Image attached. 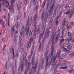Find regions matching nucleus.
<instances>
[{
  "mask_svg": "<svg viewBox=\"0 0 74 74\" xmlns=\"http://www.w3.org/2000/svg\"><path fill=\"white\" fill-rule=\"evenodd\" d=\"M2 24L3 25H4L5 24V22L4 21L2 20L1 19L0 21V24Z\"/></svg>",
  "mask_w": 74,
  "mask_h": 74,
  "instance_id": "obj_34",
  "label": "nucleus"
},
{
  "mask_svg": "<svg viewBox=\"0 0 74 74\" xmlns=\"http://www.w3.org/2000/svg\"><path fill=\"white\" fill-rule=\"evenodd\" d=\"M22 4V1L20 0L18 2V4L17 6V10H18L21 8V4Z\"/></svg>",
  "mask_w": 74,
  "mask_h": 74,
  "instance_id": "obj_17",
  "label": "nucleus"
},
{
  "mask_svg": "<svg viewBox=\"0 0 74 74\" xmlns=\"http://www.w3.org/2000/svg\"><path fill=\"white\" fill-rule=\"evenodd\" d=\"M67 67H62L61 68H62V69H67Z\"/></svg>",
  "mask_w": 74,
  "mask_h": 74,
  "instance_id": "obj_58",
  "label": "nucleus"
},
{
  "mask_svg": "<svg viewBox=\"0 0 74 74\" xmlns=\"http://www.w3.org/2000/svg\"><path fill=\"white\" fill-rule=\"evenodd\" d=\"M41 24L40 23L38 27V28H40L41 27Z\"/></svg>",
  "mask_w": 74,
  "mask_h": 74,
  "instance_id": "obj_50",
  "label": "nucleus"
},
{
  "mask_svg": "<svg viewBox=\"0 0 74 74\" xmlns=\"http://www.w3.org/2000/svg\"><path fill=\"white\" fill-rule=\"evenodd\" d=\"M56 57H55L54 56L53 60V59L51 58V61L49 62V64H51V63H52V64H51V65H53L54 66H55L56 64V62H55V61L56 60Z\"/></svg>",
  "mask_w": 74,
  "mask_h": 74,
  "instance_id": "obj_8",
  "label": "nucleus"
},
{
  "mask_svg": "<svg viewBox=\"0 0 74 74\" xmlns=\"http://www.w3.org/2000/svg\"><path fill=\"white\" fill-rule=\"evenodd\" d=\"M64 65H65V64H60V66H64Z\"/></svg>",
  "mask_w": 74,
  "mask_h": 74,
  "instance_id": "obj_55",
  "label": "nucleus"
},
{
  "mask_svg": "<svg viewBox=\"0 0 74 74\" xmlns=\"http://www.w3.org/2000/svg\"><path fill=\"white\" fill-rule=\"evenodd\" d=\"M66 45L68 46L67 47V48L68 49L70 50L72 48V46L70 44V43H69V42L67 43Z\"/></svg>",
  "mask_w": 74,
  "mask_h": 74,
  "instance_id": "obj_20",
  "label": "nucleus"
},
{
  "mask_svg": "<svg viewBox=\"0 0 74 74\" xmlns=\"http://www.w3.org/2000/svg\"><path fill=\"white\" fill-rule=\"evenodd\" d=\"M37 24L36 23V19H35V21H34V25H36Z\"/></svg>",
  "mask_w": 74,
  "mask_h": 74,
  "instance_id": "obj_47",
  "label": "nucleus"
},
{
  "mask_svg": "<svg viewBox=\"0 0 74 74\" xmlns=\"http://www.w3.org/2000/svg\"><path fill=\"white\" fill-rule=\"evenodd\" d=\"M45 24L44 22H42V27L43 28L42 29H43V28H44V25Z\"/></svg>",
  "mask_w": 74,
  "mask_h": 74,
  "instance_id": "obj_40",
  "label": "nucleus"
},
{
  "mask_svg": "<svg viewBox=\"0 0 74 74\" xmlns=\"http://www.w3.org/2000/svg\"><path fill=\"white\" fill-rule=\"evenodd\" d=\"M70 40L71 42H73L74 40L73 38V37H71V39H70Z\"/></svg>",
  "mask_w": 74,
  "mask_h": 74,
  "instance_id": "obj_37",
  "label": "nucleus"
},
{
  "mask_svg": "<svg viewBox=\"0 0 74 74\" xmlns=\"http://www.w3.org/2000/svg\"><path fill=\"white\" fill-rule=\"evenodd\" d=\"M33 51H32H32H31V55H29L28 56V58L29 59H30L31 58V57H32V55L33 54Z\"/></svg>",
  "mask_w": 74,
  "mask_h": 74,
  "instance_id": "obj_31",
  "label": "nucleus"
},
{
  "mask_svg": "<svg viewBox=\"0 0 74 74\" xmlns=\"http://www.w3.org/2000/svg\"><path fill=\"white\" fill-rule=\"evenodd\" d=\"M16 56H17V57L18 56V51H17V52L16 53Z\"/></svg>",
  "mask_w": 74,
  "mask_h": 74,
  "instance_id": "obj_51",
  "label": "nucleus"
},
{
  "mask_svg": "<svg viewBox=\"0 0 74 74\" xmlns=\"http://www.w3.org/2000/svg\"><path fill=\"white\" fill-rule=\"evenodd\" d=\"M45 42V40H42V42H40L39 49V52H42V51L44 47V45Z\"/></svg>",
  "mask_w": 74,
  "mask_h": 74,
  "instance_id": "obj_5",
  "label": "nucleus"
},
{
  "mask_svg": "<svg viewBox=\"0 0 74 74\" xmlns=\"http://www.w3.org/2000/svg\"><path fill=\"white\" fill-rule=\"evenodd\" d=\"M45 28H44V30L42 34H40V36L39 37V41L38 42V43H40L41 38H42V36H43L45 32Z\"/></svg>",
  "mask_w": 74,
  "mask_h": 74,
  "instance_id": "obj_16",
  "label": "nucleus"
},
{
  "mask_svg": "<svg viewBox=\"0 0 74 74\" xmlns=\"http://www.w3.org/2000/svg\"><path fill=\"white\" fill-rule=\"evenodd\" d=\"M53 19L52 18H51L50 20L49 21V26L50 27H49V28L48 27H47V29L46 30V32L45 33V37H44V39L45 40L46 38H48L49 37V34L50 33V31L49 30L51 29V27H52L53 25Z\"/></svg>",
  "mask_w": 74,
  "mask_h": 74,
  "instance_id": "obj_1",
  "label": "nucleus"
},
{
  "mask_svg": "<svg viewBox=\"0 0 74 74\" xmlns=\"http://www.w3.org/2000/svg\"><path fill=\"white\" fill-rule=\"evenodd\" d=\"M68 71V72L69 73H72V70H69Z\"/></svg>",
  "mask_w": 74,
  "mask_h": 74,
  "instance_id": "obj_48",
  "label": "nucleus"
},
{
  "mask_svg": "<svg viewBox=\"0 0 74 74\" xmlns=\"http://www.w3.org/2000/svg\"><path fill=\"white\" fill-rule=\"evenodd\" d=\"M54 42H53V43H52V45L51 46V49L52 50H54Z\"/></svg>",
  "mask_w": 74,
  "mask_h": 74,
  "instance_id": "obj_35",
  "label": "nucleus"
},
{
  "mask_svg": "<svg viewBox=\"0 0 74 74\" xmlns=\"http://www.w3.org/2000/svg\"><path fill=\"white\" fill-rule=\"evenodd\" d=\"M21 17V16L20 15H19L17 16V20L18 21V20H19Z\"/></svg>",
  "mask_w": 74,
  "mask_h": 74,
  "instance_id": "obj_39",
  "label": "nucleus"
},
{
  "mask_svg": "<svg viewBox=\"0 0 74 74\" xmlns=\"http://www.w3.org/2000/svg\"><path fill=\"white\" fill-rule=\"evenodd\" d=\"M26 30L24 28L23 26H22V28H21V32L20 35L19 36V38H20V36H21V39L22 35L23 36V37H24L25 36V33Z\"/></svg>",
  "mask_w": 74,
  "mask_h": 74,
  "instance_id": "obj_6",
  "label": "nucleus"
},
{
  "mask_svg": "<svg viewBox=\"0 0 74 74\" xmlns=\"http://www.w3.org/2000/svg\"><path fill=\"white\" fill-rule=\"evenodd\" d=\"M56 32H54L52 34V35L51 36V41H53L54 40V38L56 34Z\"/></svg>",
  "mask_w": 74,
  "mask_h": 74,
  "instance_id": "obj_18",
  "label": "nucleus"
},
{
  "mask_svg": "<svg viewBox=\"0 0 74 74\" xmlns=\"http://www.w3.org/2000/svg\"><path fill=\"white\" fill-rule=\"evenodd\" d=\"M38 1L37 2L36 1V0H33V2H32L33 5H36V4L37 6H36V8H35L36 10V11H38V6L39 5L38 4Z\"/></svg>",
  "mask_w": 74,
  "mask_h": 74,
  "instance_id": "obj_12",
  "label": "nucleus"
},
{
  "mask_svg": "<svg viewBox=\"0 0 74 74\" xmlns=\"http://www.w3.org/2000/svg\"><path fill=\"white\" fill-rule=\"evenodd\" d=\"M71 12V13L70 14V16L69 17V18H71L73 14V12H72V11L71 10H68V11L66 12H64V14H70Z\"/></svg>",
  "mask_w": 74,
  "mask_h": 74,
  "instance_id": "obj_9",
  "label": "nucleus"
},
{
  "mask_svg": "<svg viewBox=\"0 0 74 74\" xmlns=\"http://www.w3.org/2000/svg\"><path fill=\"white\" fill-rule=\"evenodd\" d=\"M60 29H59V30L58 32V34H57V36L56 37V38L55 39V40L56 41V43L57 42L58 39L59 38V37L60 36Z\"/></svg>",
  "mask_w": 74,
  "mask_h": 74,
  "instance_id": "obj_15",
  "label": "nucleus"
},
{
  "mask_svg": "<svg viewBox=\"0 0 74 74\" xmlns=\"http://www.w3.org/2000/svg\"><path fill=\"white\" fill-rule=\"evenodd\" d=\"M71 24L72 26H74V23H73V22H71Z\"/></svg>",
  "mask_w": 74,
  "mask_h": 74,
  "instance_id": "obj_49",
  "label": "nucleus"
},
{
  "mask_svg": "<svg viewBox=\"0 0 74 74\" xmlns=\"http://www.w3.org/2000/svg\"><path fill=\"white\" fill-rule=\"evenodd\" d=\"M65 40L66 41L69 42V41H70V39H69V38H67L65 39Z\"/></svg>",
  "mask_w": 74,
  "mask_h": 74,
  "instance_id": "obj_42",
  "label": "nucleus"
},
{
  "mask_svg": "<svg viewBox=\"0 0 74 74\" xmlns=\"http://www.w3.org/2000/svg\"><path fill=\"white\" fill-rule=\"evenodd\" d=\"M58 66H57L56 68L54 69V71H55V72H56L57 70V69L58 68Z\"/></svg>",
  "mask_w": 74,
  "mask_h": 74,
  "instance_id": "obj_46",
  "label": "nucleus"
},
{
  "mask_svg": "<svg viewBox=\"0 0 74 74\" xmlns=\"http://www.w3.org/2000/svg\"><path fill=\"white\" fill-rule=\"evenodd\" d=\"M49 49V47H47L46 48V52L45 54V56H47L48 54Z\"/></svg>",
  "mask_w": 74,
  "mask_h": 74,
  "instance_id": "obj_27",
  "label": "nucleus"
},
{
  "mask_svg": "<svg viewBox=\"0 0 74 74\" xmlns=\"http://www.w3.org/2000/svg\"><path fill=\"white\" fill-rule=\"evenodd\" d=\"M27 62L28 59H25V66L26 67V69L25 72V74H27V72H28L29 71V67L31 66L30 61H29L28 63L27 64Z\"/></svg>",
  "mask_w": 74,
  "mask_h": 74,
  "instance_id": "obj_3",
  "label": "nucleus"
},
{
  "mask_svg": "<svg viewBox=\"0 0 74 74\" xmlns=\"http://www.w3.org/2000/svg\"><path fill=\"white\" fill-rule=\"evenodd\" d=\"M65 30V29H64L62 31V35H63L64 34V31Z\"/></svg>",
  "mask_w": 74,
  "mask_h": 74,
  "instance_id": "obj_44",
  "label": "nucleus"
},
{
  "mask_svg": "<svg viewBox=\"0 0 74 74\" xmlns=\"http://www.w3.org/2000/svg\"><path fill=\"white\" fill-rule=\"evenodd\" d=\"M12 54H13V59L14 60V58H15V55H14V48H12Z\"/></svg>",
  "mask_w": 74,
  "mask_h": 74,
  "instance_id": "obj_32",
  "label": "nucleus"
},
{
  "mask_svg": "<svg viewBox=\"0 0 74 74\" xmlns=\"http://www.w3.org/2000/svg\"><path fill=\"white\" fill-rule=\"evenodd\" d=\"M40 28H38V30L36 31V30H34V37H36V35H38L40 33Z\"/></svg>",
  "mask_w": 74,
  "mask_h": 74,
  "instance_id": "obj_7",
  "label": "nucleus"
},
{
  "mask_svg": "<svg viewBox=\"0 0 74 74\" xmlns=\"http://www.w3.org/2000/svg\"><path fill=\"white\" fill-rule=\"evenodd\" d=\"M31 46H32V43H31V42H29L27 44V49H29L31 47Z\"/></svg>",
  "mask_w": 74,
  "mask_h": 74,
  "instance_id": "obj_25",
  "label": "nucleus"
},
{
  "mask_svg": "<svg viewBox=\"0 0 74 74\" xmlns=\"http://www.w3.org/2000/svg\"><path fill=\"white\" fill-rule=\"evenodd\" d=\"M32 65L33 66H32V68H31L30 69L29 74H35L36 71V67L37 66V64L38 63V61H36L35 66L34 67H33V65L35 62L34 59H32Z\"/></svg>",
  "mask_w": 74,
  "mask_h": 74,
  "instance_id": "obj_2",
  "label": "nucleus"
},
{
  "mask_svg": "<svg viewBox=\"0 0 74 74\" xmlns=\"http://www.w3.org/2000/svg\"><path fill=\"white\" fill-rule=\"evenodd\" d=\"M21 36L19 38V43H18V45L20 47H21L22 45V44H21L22 39H21Z\"/></svg>",
  "mask_w": 74,
  "mask_h": 74,
  "instance_id": "obj_22",
  "label": "nucleus"
},
{
  "mask_svg": "<svg viewBox=\"0 0 74 74\" xmlns=\"http://www.w3.org/2000/svg\"><path fill=\"white\" fill-rule=\"evenodd\" d=\"M6 45H5L4 46L3 48V50L4 51L5 50V48L6 47Z\"/></svg>",
  "mask_w": 74,
  "mask_h": 74,
  "instance_id": "obj_56",
  "label": "nucleus"
},
{
  "mask_svg": "<svg viewBox=\"0 0 74 74\" xmlns=\"http://www.w3.org/2000/svg\"><path fill=\"white\" fill-rule=\"evenodd\" d=\"M60 17H61V16L58 17L57 18H56V25H58V24L59 21H58V18Z\"/></svg>",
  "mask_w": 74,
  "mask_h": 74,
  "instance_id": "obj_28",
  "label": "nucleus"
},
{
  "mask_svg": "<svg viewBox=\"0 0 74 74\" xmlns=\"http://www.w3.org/2000/svg\"><path fill=\"white\" fill-rule=\"evenodd\" d=\"M50 2V0H47V3L48 4H49Z\"/></svg>",
  "mask_w": 74,
  "mask_h": 74,
  "instance_id": "obj_59",
  "label": "nucleus"
},
{
  "mask_svg": "<svg viewBox=\"0 0 74 74\" xmlns=\"http://www.w3.org/2000/svg\"><path fill=\"white\" fill-rule=\"evenodd\" d=\"M35 17V19H34L35 20H36V19H37V18H38V16H36V15Z\"/></svg>",
  "mask_w": 74,
  "mask_h": 74,
  "instance_id": "obj_57",
  "label": "nucleus"
},
{
  "mask_svg": "<svg viewBox=\"0 0 74 74\" xmlns=\"http://www.w3.org/2000/svg\"><path fill=\"white\" fill-rule=\"evenodd\" d=\"M33 35V34H32V30H30V33H29V37H31V38L32 39V40L33 41V38L32 36Z\"/></svg>",
  "mask_w": 74,
  "mask_h": 74,
  "instance_id": "obj_24",
  "label": "nucleus"
},
{
  "mask_svg": "<svg viewBox=\"0 0 74 74\" xmlns=\"http://www.w3.org/2000/svg\"><path fill=\"white\" fill-rule=\"evenodd\" d=\"M55 1H53V3L52 5L50 7V9L49 10V14H52V13L53 12V8L55 6Z\"/></svg>",
  "mask_w": 74,
  "mask_h": 74,
  "instance_id": "obj_10",
  "label": "nucleus"
},
{
  "mask_svg": "<svg viewBox=\"0 0 74 74\" xmlns=\"http://www.w3.org/2000/svg\"><path fill=\"white\" fill-rule=\"evenodd\" d=\"M19 26V25L18 23L16 24L14 26V27L13 29H12V31L13 32L14 31V28H16L17 29H18V27Z\"/></svg>",
  "mask_w": 74,
  "mask_h": 74,
  "instance_id": "obj_19",
  "label": "nucleus"
},
{
  "mask_svg": "<svg viewBox=\"0 0 74 74\" xmlns=\"http://www.w3.org/2000/svg\"><path fill=\"white\" fill-rule=\"evenodd\" d=\"M15 34H18V31H17L15 32Z\"/></svg>",
  "mask_w": 74,
  "mask_h": 74,
  "instance_id": "obj_61",
  "label": "nucleus"
},
{
  "mask_svg": "<svg viewBox=\"0 0 74 74\" xmlns=\"http://www.w3.org/2000/svg\"><path fill=\"white\" fill-rule=\"evenodd\" d=\"M11 5H10L11 8H12V10H13L14 9V4H13V3L12 2H11Z\"/></svg>",
  "mask_w": 74,
  "mask_h": 74,
  "instance_id": "obj_33",
  "label": "nucleus"
},
{
  "mask_svg": "<svg viewBox=\"0 0 74 74\" xmlns=\"http://www.w3.org/2000/svg\"><path fill=\"white\" fill-rule=\"evenodd\" d=\"M64 50L66 52H67V53H71L72 52V51H70V50L68 51V49H66L65 48H64Z\"/></svg>",
  "mask_w": 74,
  "mask_h": 74,
  "instance_id": "obj_29",
  "label": "nucleus"
},
{
  "mask_svg": "<svg viewBox=\"0 0 74 74\" xmlns=\"http://www.w3.org/2000/svg\"><path fill=\"white\" fill-rule=\"evenodd\" d=\"M16 37H15L14 38V40L15 42H16Z\"/></svg>",
  "mask_w": 74,
  "mask_h": 74,
  "instance_id": "obj_53",
  "label": "nucleus"
},
{
  "mask_svg": "<svg viewBox=\"0 0 74 74\" xmlns=\"http://www.w3.org/2000/svg\"><path fill=\"white\" fill-rule=\"evenodd\" d=\"M57 8L55 9V10L54 11V14H53V16L56 15V11L57 10Z\"/></svg>",
  "mask_w": 74,
  "mask_h": 74,
  "instance_id": "obj_38",
  "label": "nucleus"
},
{
  "mask_svg": "<svg viewBox=\"0 0 74 74\" xmlns=\"http://www.w3.org/2000/svg\"><path fill=\"white\" fill-rule=\"evenodd\" d=\"M70 68H73V66H72V65H70Z\"/></svg>",
  "mask_w": 74,
  "mask_h": 74,
  "instance_id": "obj_63",
  "label": "nucleus"
},
{
  "mask_svg": "<svg viewBox=\"0 0 74 74\" xmlns=\"http://www.w3.org/2000/svg\"><path fill=\"white\" fill-rule=\"evenodd\" d=\"M67 54L66 53H64L63 54H62V56L61 59H64L65 58V57L67 56Z\"/></svg>",
  "mask_w": 74,
  "mask_h": 74,
  "instance_id": "obj_26",
  "label": "nucleus"
},
{
  "mask_svg": "<svg viewBox=\"0 0 74 74\" xmlns=\"http://www.w3.org/2000/svg\"><path fill=\"white\" fill-rule=\"evenodd\" d=\"M68 35L69 36H71V33L70 32H68Z\"/></svg>",
  "mask_w": 74,
  "mask_h": 74,
  "instance_id": "obj_41",
  "label": "nucleus"
},
{
  "mask_svg": "<svg viewBox=\"0 0 74 74\" xmlns=\"http://www.w3.org/2000/svg\"><path fill=\"white\" fill-rule=\"evenodd\" d=\"M70 55L72 56H74V53H72L71 54H70Z\"/></svg>",
  "mask_w": 74,
  "mask_h": 74,
  "instance_id": "obj_62",
  "label": "nucleus"
},
{
  "mask_svg": "<svg viewBox=\"0 0 74 74\" xmlns=\"http://www.w3.org/2000/svg\"><path fill=\"white\" fill-rule=\"evenodd\" d=\"M27 55V51H25L24 52V55H23V59L24 60L26 58Z\"/></svg>",
  "mask_w": 74,
  "mask_h": 74,
  "instance_id": "obj_23",
  "label": "nucleus"
},
{
  "mask_svg": "<svg viewBox=\"0 0 74 74\" xmlns=\"http://www.w3.org/2000/svg\"><path fill=\"white\" fill-rule=\"evenodd\" d=\"M69 24V22L67 21H64V22H63L62 23L63 25H67V29H69V28L71 27V26L70 25L68 26V25Z\"/></svg>",
  "mask_w": 74,
  "mask_h": 74,
  "instance_id": "obj_13",
  "label": "nucleus"
},
{
  "mask_svg": "<svg viewBox=\"0 0 74 74\" xmlns=\"http://www.w3.org/2000/svg\"><path fill=\"white\" fill-rule=\"evenodd\" d=\"M12 73H13V74H15L14 70L13 71Z\"/></svg>",
  "mask_w": 74,
  "mask_h": 74,
  "instance_id": "obj_64",
  "label": "nucleus"
},
{
  "mask_svg": "<svg viewBox=\"0 0 74 74\" xmlns=\"http://www.w3.org/2000/svg\"><path fill=\"white\" fill-rule=\"evenodd\" d=\"M54 51V50H52V51H51V56H50L51 58H53V54Z\"/></svg>",
  "mask_w": 74,
  "mask_h": 74,
  "instance_id": "obj_36",
  "label": "nucleus"
},
{
  "mask_svg": "<svg viewBox=\"0 0 74 74\" xmlns=\"http://www.w3.org/2000/svg\"><path fill=\"white\" fill-rule=\"evenodd\" d=\"M61 6H60V5H58V7H57V8H58L59 9H60V8H61Z\"/></svg>",
  "mask_w": 74,
  "mask_h": 74,
  "instance_id": "obj_54",
  "label": "nucleus"
},
{
  "mask_svg": "<svg viewBox=\"0 0 74 74\" xmlns=\"http://www.w3.org/2000/svg\"><path fill=\"white\" fill-rule=\"evenodd\" d=\"M47 0H44V2H43V5H42V8H44V7L45 6V4L46 3V1Z\"/></svg>",
  "mask_w": 74,
  "mask_h": 74,
  "instance_id": "obj_30",
  "label": "nucleus"
},
{
  "mask_svg": "<svg viewBox=\"0 0 74 74\" xmlns=\"http://www.w3.org/2000/svg\"><path fill=\"white\" fill-rule=\"evenodd\" d=\"M42 66H43L44 64V61L45 60H42Z\"/></svg>",
  "mask_w": 74,
  "mask_h": 74,
  "instance_id": "obj_45",
  "label": "nucleus"
},
{
  "mask_svg": "<svg viewBox=\"0 0 74 74\" xmlns=\"http://www.w3.org/2000/svg\"><path fill=\"white\" fill-rule=\"evenodd\" d=\"M64 38H62V40H61V42H60V43L61 44L63 42V41H64Z\"/></svg>",
  "mask_w": 74,
  "mask_h": 74,
  "instance_id": "obj_43",
  "label": "nucleus"
},
{
  "mask_svg": "<svg viewBox=\"0 0 74 74\" xmlns=\"http://www.w3.org/2000/svg\"><path fill=\"white\" fill-rule=\"evenodd\" d=\"M45 13L44 11H43L42 13V21H45V23H46L47 21V18H45Z\"/></svg>",
  "mask_w": 74,
  "mask_h": 74,
  "instance_id": "obj_11",
  "label": "nucleus"
},
{
  "mask_svg": "<svg viewBox=\"0 0 74 74\" xmlns=\"http://www.w3.org/2000/svg\"><path fill=\"white\" fill-rule=\"evenodd\" d=\"M8 64H5V67L6 69H8L7 68Z\"/></svg>",
  "mask_w": 74,
  "mask_h": 74,
  "instance_id": "obj_52",
  "label": "nucleus"
},
{
  "mask_svg": "<svg viewBox=\"0 0 74 74\" xmlns=\"http://www.w3.org/2000/svg\"><path fill=\"white\" fill-rule=\"evenodd\" d=\"M23 65H24L23 63H22V64H21L20 65V66L19 67L18 69V74H20V73L19 71H20V68H21V71H23Z\"/></svg>",
  "mask_w": 74,
  "mask_h": 74,
  "instance_id": "obj_14",
  "label": "nucleus"
},
{
  "mask_svg": "<svg viewBox=\"0 0 74 74\" xmlns=\"http://www.w3.org/2000/svg\"><path fill=\"white\" fill-rule=\"evenodd\" d=\"M49 56H47V59H46V68H47V66H48L49 64L48 63V61H49Z\"/></svg>",
  "mask_w": 74,
  "mask_h": 74,
  "instance_id": "obj_21",
  "label": "nucleus"
},
{
  "mask_svg": "<svg viewBox=\"0 0 74 74\" xmlns=\"http://www.w3.org/2000/svg\"><path fill=\"white\" fill-rule=\"evenodd\" d=\"M24 17H26V12H24Z\"/></svg>",
  "mask_w": 74,
  "mask_h": 74,
  "instance_id": "obj_60",
  "label": "nucleus"
},
{
  "mask_svg": "<svg viewBox=\"0 0 74 74\" xmlns=\"http://www.w3.org/2000/svg\"><path fill=\"white\" fill-rule=\"evenodd\" d=\"M31 26V23L29 22V17H28V21L27 23L26 27H25V29H26L27 28V33L26 35H28L29 33V30L30 29V27Z\"/></svg>",
  "mask_w": 74,
  "mask_h": 74,
  "instance_id": "obj_4",
  "label": "nucleus"
}]
</instances>
